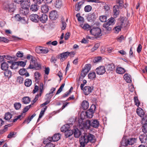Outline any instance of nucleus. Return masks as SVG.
Here are the masks:
<instances>
[{
  "label": "nucleus",
  "mask_w": 147,
  "mask_h": 147,
  "mask_svg": "<svg viewBox=\"0 0 147 147\" xmlns=\"http://www.w3.org/2000/svg\"><path fill=\"white\" fill-rule=\"evenodd\" d=\"M95 142V136L94 135L89 133H85L80 138V147H84L85 145L89 142L93 143Z\"/></svg>",
  "instance_id": "nucleus-1"
},
{
  "label": "nucleus",
  "mask_w": 147,
  "mask_h": 147,
  "mask_svg": "<svg viewBox=\"0 0 147 147\" xmlns=\"http://www.w3.org/2000/svg\"><path fill=\"white\" fill-rule=\"evenodd\" d=\"M96 107L94 105H92L90 109L85 112H82L81 115V119L84 120L86 118H92L93 116L94 111H95Z\"/></svg>",
  "instance_id": "nucleus-2"
},
{
  "label": "nucleus",
  "mask_w": 147,
  "mask_h": 147,
  "mask_svg": "<svg viewBox=\"0 0 147 147\" xmlns=\"http://www.w3.org/2000/svg\"><path fill=\"white\" fill-rule=\"evenodd\" d=\"M91 67V65L90 64H86L85 65L82 69L80 76L79 78V81H81L83 79L90 70Z\"/></svg>",
  "instance_id": "nucleus-3"
},
{
  "label": "nucleus",
  "mask_w": 147,
  "mask_h": 147,
  "mask_svg": "<svg viewBox=\"0 0 147 147\" xmlns=\"http://www.w3.org/2000/svg\"><path fill=\"white\" fill-rule=\"evenodd\" d=\"M35 59V58L33 56H32V60L30 61V65L27 68V69H35L36 70H39L41 69V65L38 64Z\"/></svg>",
  "instance_id": "nucleus-4"
},
{
  "label": "nucleus",
  "mask_w": 147,
  "mask_h": 147,
  "mask_svg": "<svg viewBox=\"0 0 147 147\" xmlns=\"http://www.w3.org/2000/svg\"><path fill=\"white\" fill-rule=\"evenodd\" d=\"M90 32L93 35L99 37L102 35L101 29L98 27L93 28L90 30Z\"/></svg>",
  "instance_id": "nucleus-5"
},
{
  "label": "nucleus",
  "mask_w": 147,
  "mask_h": 147,
  "mask_svg": "<svg viewBox=\"0 0 147 147\" xmlns=\"http://www.w3.org/2000/svg\"><path fill=\"white\" fill-rule=\"evenodd\" d=\"M3 8L5 10H8L10 12H12L14 11V5L13 3L8 2L4 3Z\"/></svg>",
  "instance_id": "nucleus-6"
},
{
  "label": "nucleus",
  "mask_w": 147,
  "mask_h": 147,
  "mask_svg": "<svg viewBox=\"0 0 147 147\" xmlns=\"http://www.w3.org/2000/svg\"><path fill=\"white\" fill-rule=\"evenodd\" d=\"M61 135V134L59 133L55 134L53 135L52 137H49L46 139V141L48 140L50 141L56 142L58 141L60 138Z\"/></svg>",
  "instance_id": "nucleus-7"
},
{
  "label": "nucleus",
  "mask_w": 147,
  "mask_h": 147,
  "mask_svg": "<svg viewBox=\"0 0 147 147\" xmlns=\"http://www.w3.org/2000/svg\"><path fill=\"white\" fill-rule=\"evenodd\" d=\"M70 53H71L68 51L63 52L60 54L59 55V58L60 59V61L61 62H63L67 59Z\"/></svg>",
  "instance_id": "nucleus-8"
},
{
  "label": "nucleus",
  "mask_w": 147,
  "mask_h": 147,
  "mask_svg": "<svg viewBox=\"0 0 147 147\" xmlns=\"http://www.w3.org/2000/svg\"><path fill=\"white\" fill-rule=\"evenodd\" d=\"M96 71L97 74L102 75L106 72V68L104 66H100L96 69Z\"/></svg>",
  "instance_id": "nucleus-9"
},
{
  "label": "nucleus",
  "mask_w": 147,
  "mask_h": 147,
  "mask_svg": "<svg viewBox=\"0 0 147 147\" xmlns=\"http://www.w3.org/2000/svg\"><path fill=\"white\" fill-rule=\"evenodd\" d=\"M36 51L37 53H42L46 54L47 53L49 50H47L45 47H39L36 48Z\"/></svg>",
  "instance_id": "nucleus-10"
},
{
  "label": "nucleus",
  "mask_w": 147,
  "mask_h": 147,
  "mask_svg": "<svg viewBox=\"0 0 147 147\" xmlns=\"http://www.w3.org/2000/svg\"><path fill=\"white\" fill-rule=\"evenodd\" d=\"M94 87L93 86H85L83 89V91L85 95H87L89 94L93 90Z\"/></svg>",
  "instance_id": "nucleus-11"
},
{
  "label": "nucleus",
  "mask_w": 147,
  "mask_h": 147,
  "mask_svg": "<svg viewBox=\"0 0 147 147\" xmlns=\"http://www.w3.org/2000/svg\"><path fill=\"white\" fill-rule=\"evenodd\" d=\"M49 17L52 20L57 19L58 17V14L57 11L53 10L50 11L49 14Z\"/></svg>",
  "instance_id": "nucleus-12"
},
{
  "label": "nucleus",
  "mask_w": 147,
  "mask_h": 147,
  "mask_svg": "<svg viewBox=\"0 0 147 147\" xmlns=\"http://www.w3.org/2000/svg\"><path fill=\"white\" fill-rule=\"evenodd\" d=\"M119 7L117 5L114 6L113 7V16L114 18H117L119 14Z\"/></svg>",
  "instance_id": "nucleus-13"
},
{
  "label": "nucleus",
  "mask_w": 147,
  "mask_h": 147,
  "mask_svg": "<svg viewBox=\"0 0 147 147\" xmlns=\"http://www.w3.org/2000/svg\"><path fill=\"white\" fill-rule=\"evenodd\" d=\"M105 67L107 71L109 72L115 70V66L113 63L106 64Z\"/></svg>",
  "instance_id": "nucleus-14"
},
{
  "label": "nucleus",
  "mask_w": 147,
  "mask_h": 147,
  "mask_svg": "<svg viewBox=\"0 0 147 147\" xmlns=\"http://www.w3.org/2000/svg\"><path fill=\"white\" fill-rule=\"evenodd\" d=\"M39 20L42 23H46L48 20V16L45 13L39 15Z\"/></svg>",
  "instance_id": "nucleus-15"
},
{
  "label": "nucleus",
  "mask_w": 147,
  "mask_h": 147,
  "mask_svg": "<svg viewBox=\"0 0 147 147\" xmlns=\"http://www.w3.org/2000/svg\"><path fill=\"white\" fill-rule=\"evenodd\" d=\"M30 20L32 22L36 23L39 21V15L37 14H32L30 16Z\"/></svg>",
  "instance_id": "nucleus-16"
},
{
  "label": "nucleus",
  "mask_w": 147,
  "mask_h": 147,
  "mask_svg": "<svg viewBox=\"0 0 147 147\" xmlns=\"http://www.w3.org/2000/svg\"><path fill=\"white\" fill-rule=\"evenodd\" d=\"M72 131L75 138H79L81 135V131L77 128L76 127L74 128Z\"/></svg>",
  "instance_id": "nucleus-17"
},
{
  "label": "nucleus",
  "mask_w": 147,
  "mask_h": 147,
  "mask_svg": "<svg viewBox=\"0 0 147 147\" xmlns=\"http://www.w3.org/2000/svg\"><path fill=\"white\" fill-rule=\"evenodd\" d=\"M7 62L11 64V65L10 66L11 69L15 70L18 68L19 65L18 62L8 61Z\"/></svg>",
  "instance_id": "nucleus-18"
},
{
  "label": "nucleus",
  "mask_w": 147,
  "mask_h": 147,
  "mask_svg": "<svg viewBox=\"0 0 147 147\" xmlns=\"http://www.w3.org/2000/svg\"><path fill=\"white\" fill-rule=\"evenodd\" d=\"M20 14L26 16L29 12L28 8L24 7V6L20 9Z\"/></svg>",
  "instance_id": "nucleus-19"
},
{
  "label": "nucleus",
  "mask_w": 147,
  "mask_h": 147,
  "mask_svg": "<svg viewBox=\"0 0 147 147\" xmlns=\"http://www.w3.org/2000/svg\"><path fill=\"white\" fill-rule=\"evenodd\" d=\"M19 74L21 76H25L26 77H28L29 74L25 68L21 69L19 71Z\"/></svg>",
  "instance_id": "nucleus-20"
},
{
  "label": "nucleus",
  "mask_w": 147,
  "mask_h": 147,
  "mask_svg": "<svg viewBox=\"0 0 147 147\" xmlns=\"http://www.w3.org/2000/svg\"><path fill=\"white\" fill-rule=\"evenodd\" d=\"M91 126L94 128H97L99 125V122L96 119H91Z\"/></svg>",
  "instance_id": "nucleus-21"
},
{
  "label": "nucleus",
  "mask_w": 147,
  "mask_h": 147,
  "mask_svg": "<svg viewBox=\"0 0 147 147\" xmlns=\"http://www.w3.org/2000/svg\"><path fill=\"white\" fill-rule=\"evenodd\" d=\"M102 26L103 30L108 31H111L112 28V26L106 23L103 24Z\"/></svg>",
  "instance_id": "nucleus-22"
},
{
  "label": "nucleus",
  "mask_w": 147,
  "mask_h": 147,
  "mask_svg": "<svg viewBox=\"0 0 147 147\" xmlns=\"http://www.w3.org/2000/svg\"><path fill=\"white\" fill-rule=\"evenodd\" d=\"M123 78L127 83H131V76L128 74H125L123 76Z\"/></svg>",
  "instance_id": "nucleus-23"
},
{
  "label": "nucleus",
  "mask_w": 147,
  "mask_h": 147,
  "mask_svg": "<svg viewBox=\"0 0 147 147\" xmlns=\"http://www.w3.org/2000/svg\"><path fill=\"white\" fill-rule=\"evenodd\" d=\"M49 7L46 4L42 5L41 6V11L44 13H47L49 11Z\"/></svg>",
  "instance_id": "nucleus-24"
},
{
  "label": "nucleus",
  "mask_w": 147,
  "mask_h": 147,
  "mask_svg": "<svg viewBox=\"0 0 147 147\" xmlns=\"http://www.w3.org/2000/svg\"><path fill=\"white\" fill-rule=\"evenodd\" d=\"M91 120H86L83 124V127L86 129H89L91 127Z\"/></svg>",
  "instance_id": "nucleus-25"
},
{
  "label": "nucleus",
  "mask_w": 147,
  "mask_h": 147,
  "mask_svg": "<svg viewBox=\"0 0 147 147\" xmlns=\"http://www.w3.org/2000/svg\"><path fill=\"white\" fill-rule=\"evenodd\" d=\"M35 3L32 4L30 7V10L33 12H36L38 9V6Z\"/></svg>",
  "instance_id": "nucleus-26"
},
{
  "label": "nucleus",
  "mask_w": 147,
  "mask_h": 147,
  "mask_svg": "<svg viewBox=\"0 0 147 147\" xmlns=\"http://www.w3.org/2000/svg\"><path fill=\"white\" fill-rule=\"evenodd\" d=\"M136 113L141 117H143L144 116L145 113L143 110L141 108L137 109Z\"/></svg>",
  "instance_id": "nucleus-27"
},
{
  "label": "nucleus",
  "mask_w": 147,
  "mask_h": 147,
  "mask_svg": "<svg viewBox=\"0 0 147 147\" xmlns=\"http://www.w3.org/2000/svg\"><path fill=\"white\" fill-rule=\"evenodd\" d=\"M82 107L84 110H86L88 109L89 107V103L86 100H84L82 103Z\"/></svg>",
  "instance_id": "nucleus-28"
},
{
  "label": "nucleus",
  "mask_w": 147,
  "mask_h": 147,
  "mask_svg": "<svg viewBox=\"0 0 147 147\" xmlns=\"http://www.w3.org/2000/svg\"><path fill=\"white\" fill-rule=\"evenodd\" d=\"M70 129V126L67 124H65L62 126L61 128V130L62 132L65 133Z\"/></svg>",
  "instance_id": "nucleus-29"
},
{
  "label": "nucleus",
  "mask_w": 147,
  "mask_h": 147,
  "mask_svg": "<svg viewBox=\"0 0 147 147\" xmlns=\"http://www.w3.org/2000/svg\"><path fill=\"white\" fill-rule=\"evenodd\" d=\"M35 77V82L37 83L38 84L40 80V73L38 72H36L34 74Z\"/></svg>",
  "instance_id": "nucleus-30"
},
{
  "label": "nucleus",
  "mask_w": 147,
  "mask_h": 147,
  "mask_svg": "<svg viewBox=\"0 0 147 147\" xmlns=\"http://www.w3.org/2000/svg\"><path fill=\"white\" fill-rule=\"evenodd\" d=\"M56 88H55L52 87L51 89V91L52 90H53L51 92H50L48 94H47L46 95V97L47 99H51L53 96V94H52L55 91V90Z\"/></svg>",
  "instance_id": "nucleus-31"
},
{
  "label": "nucleus",
  "mask_w": 147,
  "mask_h": 147,
  "mask_svg": "<svg viewBox=\"0 0 147 147\" xmlns=\"http://www.w3.org/2000/svg\"><path fill=\"white\" fill-rule=\"evenodd\" d=\"M46 141V140L43 141V143L45 144H46L45 147H55V145L51 143V142L52 141H50L49 140Z\"/></svg>",
  "instance_id": "nucleus-32"
},
{
  "label": "nucleus",
  "mask_w": 147,
  "mask_h": 147,
  "mask_svg": "<svg viewBox=\"0 0 147 147\" xmlns=\"http://www.w3.org/2000/svg\"><path fill=\"white\" fill-rule=\"evenodd\" d=\"M4 74L5 76L8 79L10 78L12 76L11 72L8 69L5 71Z\"/></svg>",
  "instance_id": "nucleus-33"
},
{
  "label": "nucleus",
  "mask_w": 147,
  "mask_h": 147,
  "mask_svg": "<svg viewBox=\"0 0 147 147\" xmlns=\"http://www.w3.org/2000/svg\"><path fill=\"white\" fill-rule=\"evenodd\" d=\"M55 7L57 8L60 9L62 6V3L60 0H56L55 3Z\"/></svg>",
  "instance_id": "nucleus-34"
},
{
  "label": "nucleus",
  "mask_w": 147,
  "mask_h": 147,
  "mask_svg": "<svg viewBox=\"0 0 147 147\" xmlns=\"http://www.w3.org/2000/svg\"><path fill=\"white\" fill-rule=\"evenodd\" d=\"M116 71L118 74H123L126 71L124 68L122 67H119L117 68Z\"/></svg>",
  "instance_id": "nucleus-35"
},
{
  "label": "nucleus",
  "mask_w": 147,
  "mask_h": 147,
  "mask_svg": "<svg viewBox=\"0 0 147 147\" xmlns=\"http://www.w3.org/2000/svg\"><path fill=\"white\" fill-rule=\"evenodd\" d=\"M24 116H23V114L22 113L20 115L17 116H15L14 119H13L12 121V122L14 123L18 119L21 120L24 118Z\"/></svg>",
  "instance_id": "nucleus-36"
},
{
  "label": "nucleus",
  "mask_w": 147,
  "mask_h": 147,
  "mask_svg": "<svg viewBox=\"0 0 147 147\" xmlns=\"http://www.w3.org/2000/svg\"><path fill=\"white\" fill-rule=\"evenodd\" d=\"M127 140L125 139V138L123 137L121 141L120 142V145L121 146H126L128 145L127 143Z\"/></svg>",
  "instance_id": "nucleus-37"
},
{
  "label": "nucleus",
  "mask_w": 147,
  "mask_h": 147,
  "mask_svg": "<svg viewBox=\"0 0 147 147\" xmlns=\"http://www.w3.org/2000/svg\"><path fill=\"white\" fill-rule=\"evenodd\" d=\"M8 67V65L6 62H4L1 64V69L5 71L7 69Z\"/></svg>",
  "instance_id": "nucleus-38"
},
{
  "label": "nucleus",
  "mask_w": 147,
  "mask_h": 147,
  "mask_svg": "<svg viewBox=\"0 0 147 147\" xmlns=\"http://www.w3.org/2000/svg\"><path fill=\"white\" fill-rule=\"evenodd\" d=\"M136 139L135 138H131L127 139V143L128 145H132L136 142Z\"/></svg>",
  "instance_id": "nucleus-39"
},
{
  "label": "nucleus",
  "mask_w": 147,
  "mask_h": 147,
  "mask_svg": "<svg viewBox=\"0 0 147 147\" xmlns=\"http://www.w3.org/2000/svg\"><path fill=\"white\" fill-rule=\"evenodd\" d=\"M22 102L24 104H28L30 101V98L28 96L24 97L22 99Z\"/></svg>",
  "instance_id": "nucleus-40"
},
{
  "label": "nucleus",
  "mask_w": 147,
  "mask_h": 147,
  "mask_svg": "<svg viewBox=\"0 0 147 147\" xmlns=\"http://www.w3.org/2000/svg\"><path fill=\"white\" fill-rule=\"evenodd\" d=\"M32 84V80L29 79L27 78L25 80L24 82V85L27 87L30 86Z\"/></svg>",
  "instance_id": "nucleus-41"
},
{
  "label": "nucleus",
  "mask_w": 147,
  "mask_h": 147,
  "mask_svg": "<svg viewBox=\"0 0 147 147\" xmlns=\"http://www.w3.org/2000/svg\"><path fill=\"white\" fill-rule=\"evenodd\" d=\"M139 138L142 143L145 142L147 139V138L145 136L144 134H142L140 136Z\"/></svg>",
  "instance_id": "nucleus-42"
},
{
  "label": "nucleus",
  "mask_w": 147,
  "mask_h": 147,
  "mask_svg": "<svg viewBox=\"0 0 147 147\" xmlns=\"http://www.w3.org/2000/svg\"><path fill=\"white\" fill-rule=\"evenodd\" d=\"M73 134L72 130L68 129L65 133V136L66 138H67L71 136Z\"/></svg>",
  "instance_id": "nucleus-43"
},
{
  "label": "nucleus",
  "mask_w": 147,
  "mask_h": 147,
  "mask_svg": "<svg viewBox=\"0 0 147 147\" xmlns=\"http://www.w3.org/2000/svg\"><path fill=\"white\" fill-rule=\"evenodd\" d=\"M88 78L92 80L95 79L96 78V75L95 72H91L88 75Z\"/></svg>",
  "instance_id": "nucleus-44"
},
{
  "label": "nucleus",
  "mask_w": 147,
  "mask_h": 147,
  "mask_svg": "<svg viewBox=\"0 0 147 147\" xmlns=\"http://www.w3.org/2000/svg\"><path fill=\"white\" fill-rule=\"evenodd\" d=\"M23 3L24 7L28 8L30 5V0H24Z\"/></svg>",
  "instance_id": "nucleus-45"
},
{
  "label": "nucleus",
  "mask_w": 147,
  "mask_h": 147,
  "mask_svg": "<svg viewBox=\"0 0 147 147\" xmlns=\"http://www.w3.org/2000/svg\"><path fill=\"white\" fill-rule=\"evenodd\" d=\"M15 18L18 21L23 20L24 22L26 23V21H25V20L24 19L25 18L24 17H22L19 14L16 15Z\"/></svg>",
  "instance_id": "nucleus-46"
},
{
  "label": "nucleus",
  "mask_w": 147,
  "mask_h": 147,
  "mask_svg": "<svg viewBox=\"0 0 147 147\" xmlns=\"http://www.w3.org/2000/svg\"><path fill=\"white\" fill-rule=\"evenodd\" d=\"M12 115L9 112L6 113L5 115L4 119L6 120H9L12 117Z\"/></svg>",
  "instance_id": "nucleus-47"
},
{
  "label": "nucleus",
  "mask_w": 147,
  "mask_h": 147,
  "mask_svg": "<svg viewBox=\"0 0 147 147\" xmlns=\"http://www.w3.org/2000/svg\"><path fill=\"white\" fill-rule=\"evenodd\" d=\"M115 18L113 17H111L108 20V22L106 23L112 26L115 24Z\"/></svg>",
  "instance_id": "nucleus-48"
},
{
  "label": "nucleus",
  "mask_w": 147,
  "mask_h": 147,
  "mask_svg": "<svg viewBox=\"0 0 147 147\" xmlns=\"http://www.w3.org/2000/svg\"><path fill=\"white\" fill-rule=\"evenodd\" d=\"M122 27V26H116L113 29L114 32L116 33H118L121 30Z\"/></svg>",
  "instance_id": "nucleus-49"
},
{
  "label": "nucleus",
  "mask_w": 147,
  "mask_h": 147,
  "mask_svg": "<svg viewBox=\"0 0 147 147\" xmlns=\"http://www.w3.org/2000/svg\"><path fill=\"white\" fill-rule=\"evenodd\" d=\"M92 7L90 5H87L84 8V10L86 12H89L91 11Z\"/></svg>",
  "instance_id": "nucleus-50"
},
{
  "label": "nucleus",
  "mask_w": 147,
  "mask_h": 147,
  "mask_svg": "<svg viewBox=\"0 0 147 147\" xmlns=\"http://www.w3.org/2000/svg\"><path fill=\"white\" fill-rule=\"evenodd\" d=\"M47 109V107L45 106V107L42 109L39 115V118H41L44 114L45 112Z\"/></svg>",
  "instance_id": "nucleus-51"
},
{
  "label": "nucleus",
  "mask_w": 147,
  "mask_h": 147,
  "mask_svg": "<svg viewBox=\"0 0 147 147\" xmlns=\"http://www.w3.org/2000/svg\"><path fill=\"white\" fill-rule=\"evenodd\" d=\"M24 80V79L22 76H19L17 77L16 81L19 84H22Z\"/></svg>",
  "instance_id": "nucleus-52"
},
{
  "label": "nucleus",
  "mask_w": 147,
  "mask_h": 147,
  "mask_svg": "<svg viewBox=\"0 0 147 147\" xmlns=\"http://www.w3.org/2000/svg\"><path fill=\"white\" fill-rule=\"evenodd\" d=\"M82 28L84 29V30H86L87 31H88L89 30H91V26L88 25V24H84L82 27Z\"/></svg>",
  "instance_id": "nucleus-53"
},
{
  "label": "nucleus",
  "mask_w": 147,
  "mask_h": 147,
  "mask_svg": "<svg viewBox=\"0 0 147 147\" xmlns=\"http://www.w3.org/2000/svg\"><path fill=\"white\" fill-rule=\"evenodd\" d=\"M142 131L144 133H147V123H145L143 125L142 127Z\"/></svg>",
  "instance_id": "nucleus-54"
},
{
  "label": "nucleus",
  "mask_w": 147,
  "mask_h": 147,
  "mask_svg": "<svg viewBox=\"0 0 147 147\" xmlns=\"http://www.w3.org/2000/svg\"><path fill=\"white\" fill-rule=\"evenodd\" d=\"M21 107V104L20 102H15L14 104V107L16 110L19 109Z\"/></svg>",
  "instance_id": "nucleus-55"
},
{
  "label": "nucleus",
  "mask_w": 147,
  "mask_h": 147,
  "mask_svg": "<svg viewBox=\"0 0 147 147\" xmlns=\"http://www.w3.org/2000/svg\"><path fill=\"white\" fill-rule=\"evenodd\" d=\"M107 17L105 16H100L99 19L102 22H106L107 20Z\"/></svg>",
  "instance_id": "nucleus-56"
},
{
  "label": "nucleus",
  "mask_w": 147,
  "mask_h": 147,
  "mask_svg": "<svg viewBox=\"0 0 147 147\" xmlns=\"http://www.w3.org/2000/svg\"><path fill=\"white\" fill-rule=\"evenodd\" d=\"M134 98L135 105L138 107L140 105V103L138 99V97L137 96H135Z\"/></svg>",
  "instance_id": "nucleus-57"
},
{
  "label": "nucleus",
  "mask_w": 147,
  "mask_h": 147,
  "mask_svg": "<svg viewBox=\"0 0 147 147\" xmlns=\"http://www.w3.org/2000/svg\"><path fill=\"white\" fill-rule=\"evenodd\" d=\"M125 18L124 17H121L119 23L120 26L123 27L124 24V22L125 20Z\"/></svg>",
  "instance_id": "nucleus-58"
},
{
  "label": "nucleus",
  "mask_w": 147,
  "mask_h": 147,
  "mask_svg": "<svg viewBox=\"0 0 147 147\" xmlns=\"http://www.w3.org/2000/svg\"><path fill=\"white\" fill-rule=\"evenodd\" d=\"M16 133L14 131L11 132L7 136V138H11L13 137H14V136L16 135Z\"/></svg>",
  "instance_id": "nucleus-59"
},
{
  "label": "nucleus",
  "mask_w": 147,
  "mask_h": 147,
  "mask_svg": "<svg viewBox=\"0 0 147 147\" xmlns=\"http://www.w3.org/2000/svg\"><path fill=\"white\" fill-rule=\"evenodd\" d=\"M102 57H98L96 58L93 60V62L94 63H96L99 62H100L101 60Z\"/></svg>",
  "instance_id": "nucleus-60"
},
{
  "label": "nucleus",
  "mask_w": 147,
  "mask_h": 147,
  "mask_svg": "<svg viewBox=\"0 0 147 147\" xmlns=\"http://www.w3.org/2000/svg\"><path fill=\"white\" fill-rule=\"evenodd\" d=\"M43 90V84L42 83H41L40 84V92H39V95L40 96L42 92V90Z\"/></svg>",
  "instance_id": "nucleus-61"
},
{
  "label": "nucleus",
  "mask_w": 147,
  "mask_h": 147,
  "mask_svg": "<svg viewBox=\"0 0 147 147\" xmlns=\"http://www.w3.org/2000/svg\"><path fill=\"white\" fill-rule=\"evenodd\" d=\"M18 63L19 66L20 65L22 66L23 67H24L26 65V62L22 61H18Z\"/></svg>",
  "instance_id": "nucleus-62"
},
{
  "label": "nucleus",
  "mask_w": 147,
  "mask_h": 147,
  "mask_svg": "<svg viewBox=\"0 0 147 147\" xmlns=\"http://www.w3.org/2000/svg\"><path fill=\"white\" fill-rule=\"evenodd\" d=\"M16 55L18 57H22L23 56V53L20 51H18Z\"/></svg>",
  "instance_id": "nucleus-63"
},
{
  "label": "nucleus",
  "mask_w": 147,
  "mask_h": 147,
  "mask_svg": "<svg viewBox=\"0 0 147 147\" xmlns=\"http://www.w3.org/2000/svg\"><path fill=\"white\" fill-rule=\"evenodd\" d=\"M95 13L94 12L92 13L90 15V20H94L95 19Z\"/></svg>",
  "instance_id": "nucleus-64"
}]
</instances>
